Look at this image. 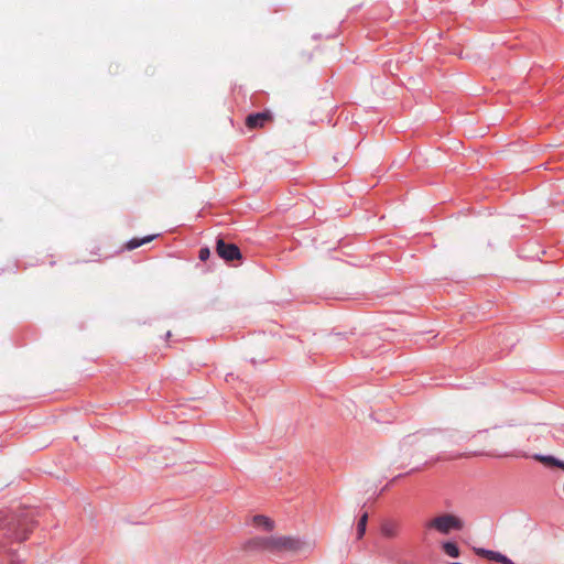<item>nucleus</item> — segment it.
Segmentation results:
<instances>
[{"instance_id": "2", "label": "nucleus", "mask_w": 564, "mask_h": 564, "mask_svg": "<svg viewBox=\"0 0 564 564\" xmlns=\"http://www.w3.org/2000/svg\"><path fill=\"white\" fill-rule=\"evenodd\" d=\"M426 528L434 529L441 534H449L452 531H460L464 528V521L455 514L443 513L431 519Z\"/></svg>"}, {"instance_id": "9", "label": "nucleus", "mask_w": 564, "mask_h": 564, "mask_svg": "<svg viewBox=\"0 0 564 564\" xmlns=\"http://www.w3.org/2000/svg\"><path fill=\"white\" fill-rule=\"evenodd\" d=\"M155 237H156L155 235H151V236H147V237H144L142 239L133 238V239H131L130 241L127 242L126 248L128 250H133L135 248L141 247L144 243H148V242L152 241Z\"/></svg>"}, {"instance_id": "10", "label": "nucleus", "mask_w": 564, "mask_h": 564, "mask_svg": "<svg viewBox=\"0 0 564 564\" xmlns=\"http://www.w3.org/2000/svg\"><path fill=\"white\" fill-rule=\"evenodd\" d=\"M443 551L451 557H458L459 556V549L458 546L453 542H445L443 544Z\"/></svg>"}, {"instance_id": "7", "label": "nucleus", "mask_w": 564, "mask_h": 564, "mask_svg": "<svg viewBox=\"0 0 564 564\" xmlns=\"http://www.w3.org/2000/svg\"><path fill=\"white\" fill-rule=\"evenodd\" d=\"M400 530V525L394 521H384L381 524V534L388 539H393L398 536Z\"/></svg>"}, {"instance_id": "3", "label": "nucleus", "mask_w": 564, "mask_h": 564, "mask_svg": "<svg viewBox=\"0 0 564 564\" xmlns=\"http://www.w3.org/2000/svg\"><path fill=\"white\" fill-rule=\"evenodd\" d=\"M31 531L32 525L28 518H17L7 524L4 538L9 542H23L29 538Z\"/></svg>"}, {"instance_id": "13", "label": "nucleus", "mask_w": 564, "mask_h": 564, "mask_svg": "<svg viewBox=\"0 0 564 564\" xmlns=\"http://www.w3.org/2000/svg\"><path fill=\"white\" fill-rule=\"evenodd\" d=\"M209 256H210V251L208 248H203L199 250V259L202 261L207 260L209 258Z\"/></svg>"}, {"instance_id": "14", "label": "nucleus", "mask_w": 564, "mask_h": 564, "mask_svg": "<svg viewBox=\"0 0 564 564\" xmlns=\"http://www.w3.org/2000/svg\"><path fill=\"white\" fill-rule=\"evenodd\" d=\"M561 463H562V460H560L557 458H554V462H553L552 466L560 468L561 467Z\"/></svg>"}, {"instance_id": "8", "label": "nucleus", "mask_w": 564, "mask_h": 564, "mask_svg": "<svg viewBox=\"0 0 564 564\" xmlns=\"http://www.w3.org/2000/svg\"><path fill=\"white\" fill-rule=\"evenodd\" d=\"M477 553L489 558V560L497 561L499 563H503V564L509 563V560L507 558V556H505L500 553L494 552V551L478 550Z\"/></svg>"}, {"instance_id": "6", "label": "nucleus", "mask_w": 564, "mask_h": 564, "mask_svg": "<svg viewBox=\"0 0 564 564\" xmlns=\"http://www.w3.org/2000/svg\"><path fill=\"white\" fill-rule=\"evenodd\" d=\"M252 523L256 527L262 528L264 531L271 532L275 528V523L272 519L263 514H257L252 518Z\"/></svg>"}, {"instance_id": "4", "label": "nucleus", "mask_w": 564, "mask_h": 564, "mask_svg": "<svg viewBox=\"0 0 564 564\" xmlns=\"http://www.w3.org/2000/svg\"><path fill=\"white\" fill-rule=\"evenodd\" d=\"M216 251L217 254L226 261L238 260L241 258L239 248L234 243H226L224 239L217 240Z\"/></svg>"}, {"instance_id": "5", "label": "nucleus", "mask_w": 564, "mask_h": 564, "mask_svg": "<svg viewBox=\"0 0 564 564\" xmlns=\"http://www.w3.org/2000/svg\"><path fill=\"white\" fill-rule=\"evenodd\" d=\"M272 117L269 112H258L249 115L246 118V126L249 129H258L264 127V124L271 121Z\"/></svg>"}, {"instance_id": "1", "label": "nucleus", "mask_w": 564, "mask_h": 564, "mask_svg": "<svg viewBox=\"0 0 564 564\" xmlns=\"http://www.w3.org/2000/svg\"><path fill=\"white\" fill-rule=\"evenodd\" d=\"M306 543L292 535L256 536L248 540L245 549L268 552L273 555L294 554L303 551Z\"/></svg>"}, {"instance_id": "12", "label": "nucleus", "mask_w": 564, "mask_h": 564, "mask_svg": "<svg viewBox=\"0 0 564 564\" xmlns=\"http://www.w3.org/2000/svg\"><path fill=\"white\" fill-rule=\"evenodd\" d=\"M534 458L545 465L552 466L554 458L553 456L535 455Z\"/></svg>"}, {"instance_id": "15", "label": "nucleus", "mask_w": 564, "mask_h": 564, "mask_svg": "<svg viewBox=\"0 0 564 564\" xmlns=\"http://www.w3.org/2000/svg\"><path fill=\"white\" fill-rule=\"evenodd\" d=\"M560 468L564 470V462L561 463V467Z\"/></svg>"}, {"instance_id": "11", "label": "nucleus", "mask_w": 564, "mask_h": 564, "mask_svg": "<svg viewBox=\"0 0 564 564\" xmlns=\"http://www.w3.org/2000/svg\"><path fill=\"white\" fill-rule=\"evenodd\" d=\"M367 521H368V513L365 512L360 517V519L358 521V524H357V538L358 539H361L365 535L366 527H367Z\"/></svg>"}]
</instances>
